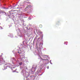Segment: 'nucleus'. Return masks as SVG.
Wrapping results in <instances>:
<instances>
[{"label":"nucleus","instance_id":"nucleus-11","mask_svg":"<svg viewBox=\"0 0 80 80\" xmlns=\"http://www.w3.org/2000/svg\"><path fill=\"white\" fill-rule=\"evenodd\" d=\"M40 38H38L37 40L39 41V40H40Z\"/></svg>","mask_w":80,"mask_h":80},{"label":"nucleus","instance_id":"nucleus-13","mask_svg":"<svg viewBox=\"0 0 80 80\" xmlns=\"http://www.w3.org/2000/svg\"><path fill=\"white\" fill-rule=\"evenodd\" d=\"M15 10H13V12H15Z\"/></svg>","mask_w":80,"mask_h":80},{"label":"nucleus","instance_id":"nucleus-5","mask_svg":"<svg viewBox=\"0 0 80 80\" xmlns=\"http://www.w3.org/2000/svg\"><path fill=\"white\" fill-rule=\"evenodd\" d=\"M16 7V6H15L13 7L14 9H17V8H18V7Z\"/></svg>","mask_w":80,"mask_h":80},{"label":"nucleus","instance_id":"nucleus-14","mask_svg":"<svg viewBox=\"0 0 80 80\" xmlns=\"http://www.w3.org/2000/svg\"><path fill=\"white\" fill-rule=\"evenodd\" d=\"M0 28H1V30H2V27H1Z\"/></svg>","mask_w":80,"mask_h":80},{"label":"nucleus","instance_id":"nucleus-12","mask_svg":"<svg viewBox=\"0 0 80 80\" xmlns=\"http://www.w3.org/2000/svg\"><path fill=\"white\" fill-rule=\"evenodd\" d=\"M26 33V34H27V32H24V33Z\"/></svg>","mask_w":80,"mask_h":80},{"label":"nucleus","instance_id":"nucleus-6","mask_svg":"<svg viewBox=\"0 0 80 80\" xmlns=\"http://www.w3.org/2000/svg\"><path fill=\"white\" fill-rule=\"evenodd\" d=\"M42 27L43 26L42 24H40L39 25V28H42Z\"/></svg>","mask_w":80,"mask_h":80},{"label":"nucleus","instance_id":"nucleus-8","mask_svg":"<svg viewBox=\"0 0 80 80\" xmlns=\"http://www.w3.org/2000/svg\"><path fill=\"white\" fill-rule=\"evenodd\" d=\"M41 60H43V61H46V60H47V59H44L43 58H42Z\"/></svg>","mask_w":80,"mask_h":80},{"label":"nucleus","instance_id":"nucleus-4","mask_svg":"<svg viewBox=\"0 0 80 80\" xmlns=\"http://www.w3.org/2000/svg\"><path fill=\"white\" fill-rule=\"evenodd\" d=\"M18 53L19 54H20V53H22V51H21V50H18Z\"/></svg>","mask_w":80,"mask_h":80},{"label":"nucleus","instance_id":"nucleus-1","mask_svg":"<svg viewBox=\"0 0 80 80\" xmlns=\"http://www.w3.org/2000/svg\"><path fill=\"white\" fill-rule=\"evenodd\" d=\"M6 61L3 58H0V63H4Z\"/></svg>","mask_w":80,"mask_h":80},{"label":"nucleus","instance_id":"nucleus-15","mask_svg":"<svg viewBox=\"0 0 80 80\" xmlns=\"http://www.w3.org/2000/svg\"><path fill=\"white\" fill-rule=\"evenodd\" d=\"M23 18L22 17H21V19H22Z\"/></svg>","mask_w":80,"mask_h":80},{"label":"nucleus","instance_id":"nucleus-2","mask_svg":"<svg viewBox=\"0 0 80 80\" xmlns=\"http://www.w3.org/2000/svg\"><path fill=\"white\" fill-rule=\"evenodd\" d=\"M11 64H8L7 63L6 65H4V67L5 68V67H10L11 66Z\"/></svg>","mask_w":80,"mask_h":80},{"label":"nucleus","instance_id":"nucleus-9","mask_svg":"<svg viewBox=\"0 0 80 80\" xmlns=\"http://www.w3.org/2000/svg\"><path fill=\"white\" fill-rule=\"evenodd\" d=\"M19 65H22V62H20V63H19Z\"/></svg>","mask_w":80,"mask_h":80},{"label":"nucleus","instance_id":"nucleus-7","mask_svg":"<svg viewBox=\"0 0 80 80\" xmlns=\"http://www.w3.org/2000/svg\"><path fill=\"white\" fill-rule=\"evenodd\" d=\"M30 7V5H29L28 6L26 7V8H29V7Z\"/></svg>","mask_w":80,"mask_h":80},{"label":"nucleus","instance_id":"nucleus-10","mask_svg":"<svg viewBox=\"0 0 80 80\" xmlns=\"http://www.w3.org/2000/svg\"><path fill=\"white\" fill-rule=\"evenodd\" d=\"M38 37L37 36H36L34 40H37V38Z\"/></svg>","mask_w":80,"mask_h":80},{"label":"nucleus","instance_id":"nucleus-3","mask_svg":"<svg viewBox=\"0 0 80 80\" xmlns=\"http://www.w3.org/2000/svg\"><path fill=\"white\" fill-rule=\"evenodd\" d=\"M36 32L38 34H41L42 33V32L40 30H36Z\"/></svg>","mask_w":80,"mask_h":80},{"label":"nucleus","instance_id":"nucleus-16","mask_svg":"<svg viewBox=\"0 0 80 80\" xmlns=\"http://www.w3.org/2000/svg\"><path fill=\"white\" fill-rule=\"evenodd\" d=\"M66 43H67V42Z\"/></svg>","mask_w":80,"mask_h":80}]
</instances>
